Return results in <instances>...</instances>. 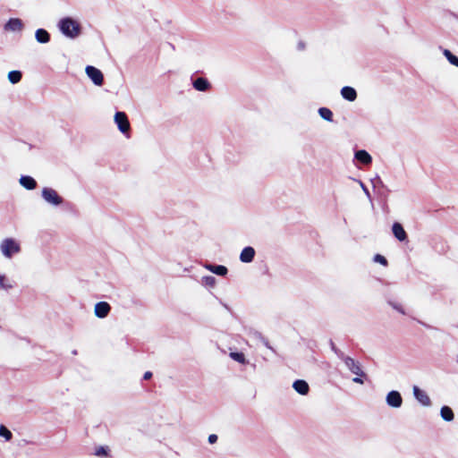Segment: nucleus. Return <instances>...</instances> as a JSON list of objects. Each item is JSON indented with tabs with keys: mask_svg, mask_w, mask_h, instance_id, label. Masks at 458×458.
I'll list each match as a JSON object with an SVG mask.
<instances>
[{
	"mask_svg": "<svg viewBox=\"0 0 458 458\" xmlns=\"http://www.w3.org/2000/svg\"><path fill=\"white\" fill-rule=\"evenodd\" d=\"M57 27L61 33L70 39H75L81 34V23L72 17L60 19Z\"/></svg>",
	"mask_w": 458,
	"mask_h": 458,
	"instance_id": "f257e3e1",
	"label": "nucleus"
},
{
	"mask_svg": "<svg viewBox=\"0 0 458 458\" xmlns=\"http://www.w3.org/2000/svg\"><path fill=\"white\" fill-rule=\"evenodd\" d=\"M340 358L344 363L345 367L356 376L352 378V381L354 383L362 385L364 383L362 378L366 377V373L362 370L360 363L352 357L345 356L344 354H342Z\"/></svg>",
	"mask_w": 458,
	"mask_h": 458,
	"instance_id": "f03ea898",
	"label": "nucleus"
},
{
	"mask_svg": "<svg viewBox=\"0 0 458 458\" xmlns=\"http://www.w3.org/2000/svg\"><path fill=\"white\" fill-rule=\"evenodd\" d=\"M0 250L5 258L11 259L14 254L20 252L21 247L14 239L5 238L0 243Z\"/></svg>",
	"mask_w": 458,
	"mask_h": 458,
	"instance_id": "7ed1b4c3",
	"label": "nucleus"
},
{
	"mask_svg": "<svg viewBox=\"0 0 458 458\" xmlns=\"http://www.w3.org/2000/svg\"><path fill=\"white\" fill-rule=\"evenodd\" d=\"M114 121L121 133L126 138L130 137L131 124L127 114L124 112L118 111L114 114Z\"/></svg>",
	"mask_w": 458,
	"mask_h": 458,
	"instance_id": "20e7f679",
	"label": "nucleus"
},
{
	"mask_svg": "<svg viewBox=\"0 0 458 458\" xmlns=\"http://www.w3.org/2000/svg\"><path fill=\"white\" fill-rule=\"evenodd\" d=\"M41 196L47 203L55 207H58L64 202V199L57 191L50 187H44L41 191Z\"/></svg>",
	"mask_w": 458,
	"mask_h": 458,
	"instance_id": "39448f33",
	"label": "nucleus"
},
{
	"mask_svg": "<svg viewBox=\"0 0 458 458\" xmlns=\"http://www.w3.org/2000/svg\"><path fill=\"white\" fill-rule=\"evenodd\" d=\"M86 74L97 86H102L104 82V76L102 72L91 65H88L85 69Z\"/></svg>",
	"mask_w": 458,
	"mask_h": 458,
	"instance_id": "423d86ee",
	"label": "nucleus"
},
{
	"mask_svg": "<svg viewBox=\"0 0 458 458\" xmlns=\"http://www.w3.org/2000/svg\"><path fill=\"white\" fill-rule=\"evenodd\" d=\"M386 402L392 408H400L403 404V397L398 391H390L386 397Z\"/></svg>",
	"mask_w": 458,
	"mask_h": 458,
	"instance_id": "0eeeda50",
	"label": "nucleus"
},
{
	"mask_svg": "<svg viewBox=\"0 0 458 458\" xmlns=\"http://www.w3.org/2000/svg\"><path fill=\"white\" fill-rule=\"evenodd\" d=\"M111 306L106 301H99L95 304L94 314L99 318H105L108 316Z\"/></svg>",
	"mask_w": 458,
	"mask_h": 458,
	"instance_id": "6e6552de",
	"label": "nucleus"
},
{
	"mask_svg": "<svg viewBox=\"0 0 458 458\" xmlns=\"http://www.w3.org/2000/svg\"><path fill=\"white\" fill-rule=\"evenodd\" d=\"M413 395L416 398V400L420 403L423 406H430L431 405V400L428 394L421 390L417 386H414L413 388Z\"/></svg>",
	"mask_w": 458,
	"mask_h": 458,
	"instance_id": "1a4fd4ad",
	"label": "nucleus"
},
{
	"mask_svg": "<svg viewBox=\"0 0 458 458\" xmlns=\"http://www.w3.org/2000/svg\"><path fill=\"white\" fill-rule=\"evenodd\" d=\"M293 388L301 395H307L310 392L309 384L302 379H297L293 383Z\"/></svg>",
	"mask_w": 458,
	"mask_h": 458,
	"instance_id": "9d476101",
	"label": "nucleus"
},
{
	"mask_svg": "<svg viewBox=\"0 0 458 458\" xmlns=\"http://www.w3.org/2000/svg\"><path fill=\"white\" fill-rule=\"evenodd\" d=\"M22 29L23 23L21 20L18 18L10 19L4 25V30L10 31H21Z\"/></svg>",
	"mask_w": 458,
	"mask_h": 458,
	"instance_id": "9b49d317",
	"label": "nucleus"
},
{
	"mask_svg": "<svg viewBox=\"0 0 458 458\" xmlns=\"http://www.w3.org/2000/svg\"><path fill=\"white\" fill-rule=\"evenodd\" d=\"M392 232L394 237L400 242H403L407 239V233L400 223H394Z\"/></svg>",
	"mask_w": 458,
	"mask_h": 458,
	"instance_id": "f8f14e48",
	"label": "nucleus"
},
{
	"mask_svg": "<svg viewBox=\"0 0 458 458\" xmlns=\"http://www.w3.org/2000/svg\"><path fill=\"white\" fill-rule=\"evenodd\" d=\"M254 256L255 250L252 247H245L240 254V260L243 263H250L253 260Z\"/></svg>",
	"mask_w": 458,
	"mask_h": 458,
	"instance_id": "ddd939ff",
	"label": "nucleus"
},
{
	"mask_svg": "<svg viewBox=\"0 0 458 458\" xmlns=\"http://www.w3.org/2000/svg\"><path fill=\"white\" fill-rule=\"evenodd\" d=\"M14 287V281L4 274L0 273V290L8 292Z\"/></svg>",
	"mask_w": 458,
	"mask_h": 458,
	"instance_id": "4468645a",
	"label": "nucleus"
},
{
	"mask_svg": "<svg viewBox=\"0 0 458 458\" xmlns=\"http://www.w3.org/2000/svg\"><path fill=\"white\" fill-rule=\"evenodd\" d=\"M194 89L198 91H207L210 89L209 81L202 77L197 78L192 83Z\"/></svg>",
	"mask_w": 458,
	"mask_h": 458,
	"instance_id": "2eb2a0df",
	"label": "nucleus"
},
{
	"mask_svg": "<svg viewBox=\"0 0 458 458\" xmlns=\"http://www.w3.org/2000/svg\"><path fill=\"white\" fill-rule=\"evenodd\" d=\"M20 184L27 190H34L37 187L35 179L29 175H22L20 180Z\"/></svg>",
	"mask_w": 458,
	"mask_h": 458,
	"instance_id": "dca6fc26",
	"label": "nucleus"
},
{
	"mask_svg": "<svg viewBox=\"0 0 458 458\" xmlns=\"http://www.w3.org/2000/svg\"><path fill=\"white\" fill-rule=\"evenodd\" d=\"M341 95L344 99L351 101V102L354 101L357 98L356 90L353 88L349 87V86H345V87L342 88Z\"/></svg>",
	"mask_w": 458,
	"mask_h": 458,
	"instance_id": "f3484780",
	"label": "nucleus"
},
{
	"mask_svg": "<svg viewBox=\"0 0 458 458\" xmlns=\"http://www.w3.org/2000/svg\"><path fill=\"white\" fill-rule=\"evenodd\" d=\"M205 268H207L208 271L218 275V276H225L228 272L227 268L225 266L222 265H212V264H207L205 265Z\"/></svg>",
	"mask_w": 458,
	"mask_h": 458,
	"instance_id": "a211bd4d",
	"label": "nucleus"
},
{
	"mask_svg": "<svg viewBox=\"0 0 458 458\" xmlns=\"http://www.w3.org/2000/svg\"><path fill=\"white\" fill-rule=\"evenodd\" d=\"M354 156L359 162L364 165H369L372 162L371 156L366 150H358L355 152Z\"/></svg>",
	"mask_w": 458,
	"mask_h": 458,
	"instance_id": "6ab92c4d",
	"label": "nucleus"
},
{
	"mask_svg": "<svg viewBox=\"0 0 458 458\" xmlns=\"http://www.w3.org/2000/svg\"><path fill=\"white\" fill-rule=\"evenodd\" d=\"M35 37L38 42L45 44L49 42L50 40V35L49 33L44 30V29H38L36 30Z\"/></svg>",
	"mask_w": 458,
	"mask_h": 458,
	"instance_id": "aec40b11",
	"label": "nucleus"
},
{
	"mask_svg": "<svg viewBox=\"0 0 458 458\" xmlns=\"http://www.w3.org/2000/svg\"><path fill=\"white\" fill-rule=\"evenodd\" d=\"M441 417L445 421H452L454 420V412L448 406H443L440 411Z\"/></svg>",
	"mask_w": 458,
	"mask_h": 458,
	"instance_id": "412c9836",
	"label": "nucleus"
},
{
	"mask_svg": "<svg viewBox=\"0 0 458 458\" xmlns=\"http://www.w3.org/2000/svg\"><path fill=\"white\" fill-rule=\"evenodd\" d=\"M229 356L231 359H233V360L241 363V364H247L248 361L245 358V355L243 352H231L229 353Z\"/></svg>",
	"mask_w": 458,
	"mask_h": 458,
	"instance_id": "4be33fe9",
	"label": "nucleus"
},
{
	"mask_svg": "<svg viewBox=\"0 0 458 458\" xmlns=\"http://www.w3.org/2000/svg\"><path fill=\"white\" fill-rule=\"evenodd\" d=\"M318 114L321 118L326 121L332 122L333 121V113L329 108L320 107L318 109Z\"/></svg>",
	"mask_w": 458,
	"mask_h": 458,
	"instance_id": "5701e85b",
	"label": "nucleus"
},
{
	"mask_svg": "<svg viewBox=\"0 0 458 458\" xmlns=\"http://www.w3.org/2000/svg\"><path fill=\"white\" fill-rule=\"evenodd\" d=\"M21 79V72L20 71H12L8 73V80L11 83H18Z\"/></svg>",
	"mask_w": 458,
	"mask_h": 458,
	"instance_id": "b1692460",
	"label": "nucleus"
},
{
	"mask_svg": "<svg viewBox=\"0 0 458 458\" xmlns=\"http://www.w3.org/2000/svg\"><path fill=\"white\" fill-rule=\"evenodd\" d=\"M443 54L446 57V59L449 61L450 64L458 67V57L457 56L453 55L451 53V51H449L448 49H444Z\"/></svg>",
	"mask_w": 458,
	"mask_h": 458,
	"instance_id": "393cba45",
	"label": "nucleus"
},
{
	"mask_svg": "<svg viewBox=\"0 0 458 458\" xmlns=\"http://www.w3.org/2000/svg\"><path fill=\"white\" fill-rule=\"evenodd\" d=\"M0 437H4L5 441H10L13 437V433L5 426L1 425Z\"/></svg>",
	"mask_w": 458,
	"mask_h": 458,
	"instance_id": "a878e982",
	"label": "nucleus"
},
{
	"mask_svg": "<svg viewBox=\"0 0 458 458\" xmlns=\"http://www.w3.org/2000/svg\"><path fill=\"white\" fill-rule=\"evenodd\" d=\"M201 283L203 285L214 287L216 284V278L212 276H203Z\"/></svg>",
	"mask_w": 458,
	"mask_h": 458,
	"instance_id": "bb28decb",
	"label": "nucleus"
},
{
	"mask_svg": "<svg viewBox=\"0 0 458 458\" xmlns=\"http://www.w3.org/2000/svg\"><path fill=\"white\" fill-rule=\"evenodd\" d=\"M108 447L106 446H98L95 449L94 454L98 457H106L108 455Z\"/></svg>",
	"mask_w": 458,
	"mask_h": 458,
	"instance_id": "cd10ccee",
	"label": "nucleus"
},
{
	"mask_svg": "<svg viewBox=\"0 0 458 458\" xmlns=\"http://www.w3.org/2000/svg\"><path fill=\"white\" fill-rule=\"evenodd\" d=\"M374 261L375 262H377V263H380L382 264L383 266H386L387 265V260L386 259L380 255V254H377L375 257H374Z\"/></svg>",
	"mask_w": 458,
	"mask_h": 458,
	"instance_id": "c85d7f7f",
	"label": "nucleus"
},
{
	"mask_svg": "<svg viewBox=\"0 0 458 458\" xmlns=\"http://www.w3.org/2000/svg\"><path fill=\"white\" fill-rule=\"evenodd\" d=\"M357 182L359 183V185L360 186V188L362 189L363 192L365 193V195L367 196V198L371 200V196H370V193L368 190V188L365 186V184L360 181V180H357Z\"/></svg>",
	"mask_w": 458,
	"mask_h": 458,
	"instance_id": "c756f323",
	"label": "nucleus"
},
{
	"mask_svg": "<svg viewBox=\"0 0 458 458\" xmlns=\"http://www.w3.org/2000/svg\"><path fill=\"white\" fill-rule=\"evenodd\" d=\"M390 305L395 310H397L398 312L402 313V314H405V310H403V306L399 303H395V302H390Z\"/></svg>",
	"mask_w": 458,
	"mask_h": 458,
	"instance_id": "7c9ffc66",
	"label": "nucleus"
},
{
	"mask_svg": "<svg viewBox=\"0 0 458 458\" xmlns=\"http://www.w3.org/2000/svg\"><path fill=\"white\" fill-rule=\"evenodd\" d=\"M217 441V436L215 434L209 435L208 437V442L210 444H215Z\"/></svg>",
	"mask_w": 458,
	"mask_h": 458,
	"instance_id": "2f4dec72",
	"label": "nucleus"
},
{
	"mask_svg": "<svg viewBox=\"0 0 458 458\" xmlns=\"http://www.w3.org/2000/svg\"><path fill=\"white\" fill-rule=\"evenodd\" d=\"M151 377H152V373L150 371H147L143 375V378L145 380H148V379L151 378Z\"/></svg>",
	"mask_w": 458,
	"mask_h": 458,
	"instance_id": "473e14b6",
	"label": "nucleus"
},
{
	"mask_svg": "<svg viewBox=\"0 0 458 458\" xmlns=\"http://www.w3.org/2000/svg\"><path fill=\"white\" fill-rule=\"evenodd\" d=\"M265 345H266L267 347L270 348V346L268 345L267 341H265Z\"/></svg>",
	"mask_w": 458,
	"mask_h": 458,
	"instance_id": "72a5a7b5",
	"label": "nucleus"
}]
</instances>
